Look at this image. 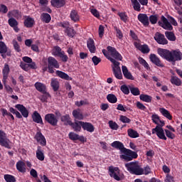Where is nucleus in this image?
<instances>
[{
  "instance_id": "f257e3e1",
  "label": "nucleus",
  "mask_w": 182,
  "mask_h": 182,
  "mask_svg": "<svg viewBox=\"0 0 182 182\" xmlns=\"http://www.w3.org/2000/svg\"><path fill=\"white\" fill-rule=\"evenodd\" d=\"M112 147L116 149L117 150H119V159L123 160L124 161H132V160H134V159H137L139 157V154L137 152L132 151V149H127L124 147V144H123L120 141H114L111 144Z\"/></svg>"
},
{
  "instance_id": "f03ea898",
  "label": "nucleus",
  "mask_w": 182,
  "mask_h": 182,
  "mask_svg": "<svg viewBox=\"0 0 182 182\" xmlns=\"http://www.w3.org/2000/svg\"><path fill=\"white\" fill-rule=\"evenodd\" d=\"M157 53L162 58L167 60V62H171L173 65H176V62H178L182 60V53L178 50H175L170 51L166 48H158Z\"/></svg>"
},
{
  "instance_id": "7ed1b4c3",
  "label": "nucleus",
  "mask_w": 182,
  "mask_h": 182,
  "mask_svg": "<svg viewBox=\"0 0 182 182\" xmlns=\"http://www.w3.org/2000/svg\"><path fill=\"white\" fill-rule=\"evenodd\" d=\"M125 167L130 173V174H134L135 176H143V168L139 164V161H132L125 164Z\"/></svg>"
},
{
  "instance_id": "20e7f679",
  "label": "nucleus",
  "mask_w": 182,
  "mask_h": 182,
  "mask_svg": "<svg viewBox=\"0 0 182 182\" xmlns=\"http://www.w3.org/2000/svg\"><path fill=\"white\" fill-rule=\"evenodd\" d=\"M108 174L112 178L116 180V181H122V180H123V173H122V171L119 167L114 166H109Z\"/></svg>"
},
{
  "instance_id": "39448f33",
  "label": "nucleus",
  "mask_w": 182,
  "mask_h": 182,
  "mask_svg": "<svg viewBox=\"0 0 182 182\" xmlns=\"http://www.w3.org/2000/svg\"><path fill=\"white\" fill-rule=\"evenodd\" d=\"M9 72H11V68H9V65H8V63H5L4 67L2 70V75H3L2 82L6 88V90H7V92H12V87L6 85V82H8V77L9 76Z\"/></svg>"
},
{
  "instance_id": "423d86ee",
  "label": "nucleus",
  "mask_w": 182,
  "mask_h": 182,
  "mask_svg": "<svg viewBox=\"0 0 182 182\" xmlns=\"http://www.w3.org/2000/svg\"><path fill=\"white\" fill-rule=\"evenodd\" d=\"M52 54L53 55V56H57L58 58H60L62 62H64V63L68 62L69 59V57H68V55H65V51L62 50V48L58 46L53 48Z\"/></svg>"
},
{
  "instance_id": "0eeeda50",
  "label": "nucleus",
  "mask_w": 182,
  "mask_h": 182,
  "mask_svg": "<svg viewBox=\"0 0 182 182\" xmlns=\"http://www.w3.org/2000/svg\"><path fill=\"white\" fill-rule=\"evenodd\" d=\"M47 60L49 73H55V70L53 69H59L60 68V65L57 59L53 57H48Z\"/></svg>"
},
{
  "instance_id": "6e6552de",
  "label": "nucleus",
  "mask_w": 182,
  "mask_h": 182,
  "mask_svg": "<svg viewBox=\"0 0 182 182\" xmlns=\"http://www.w3.org/2000/svg\"><path fill=\"white\" fill-rule=\"evenodd\" d=\"M114 65V67H112V71L114 76L116 77V79H118L119 80H122L123 79V74H122V69L120 68V63L118 61H115L114 63H112Z\"/></svg>"
},
{
  "instance_id": "1a4fd4ad",
  "label": "nucleus",
  "mask_w": 182,
  "mask_h": 182,
  "mask_svg": "<svg viewBox=\"0 0 182 182\" xmlns=\"http://www.w3.org/2000/svg\"><path fill=\"white\" fill-rule=\"evenodd\" d=\"M152 134H156L157 137L161 140H167V137L164 134V129L160 125H156L155 128L152 129Z\"/></svg>"
},
{
  "instance_id": "9d476101",
  "label": "nucleus",
  "mask_w": 182,
  "mask_h": 182,
  "mask_svg": "<svg viewBox=\"0 0 182 182\" xmlns=\"http://www.w3.org/2000/svg\"><path fill=\"white\" fill-rule=\"evenodd\" d=\"M107 50L110 53L111 56L112 58H114V60H123V56H122V54L118 52L117 50L114 47H112L110 46L107 47Z\"/></svg>"
},
{
  "instance_id": "9b49d317",
  "label": "nucleus",
  "mask_w": 182,
  "mask_h": 182,
  "mask_svg": "<svg viewBox=\"0 0 182 182\" xmlns=\"http://www.w3.org/2000/svg\"><path fill=\"white\" fill-rule=\"evenodd\" d=\"M154 38L159 45H167V43H168V41H167L166 36L160 32H156Z\"/></svg>"
},
{
  "instance_id": "f8f14e48",
  "label": "nucleus",
  "mask_w": 182,
  "mask_h": 182,
  "mask_svg": "<svg viewBox=\"0 0 182 182\" xmlns=\"http://www.w3.org/2000/svg\"><path fill=\"white\" fill-rule=\"evenodd\" d=\"M161 21H161L158 22L159 26H162V28L166 31H173V26H171L170 22H168V20H167L164 16H161Z\"/></svg>"
},
{
  "instance_id": "ddd939ff",
  "label": "nucleus",
  "mask_w": 182,
  "mask_h": 182,
  "mask_svg": "<svg viewBox=\"0 0 182 182\" xmlns=\"http://www.w3.org/2000/svg\"><path fill=\"white\" fill-rule=\"evenodd\" d=\"M69 126L72 127L74 132H75L76 133H79V132H82L83 122L77 120H75V122H69Z\"/></svg>"
},
{
  "instance_id": "4468645a",
  "label": "nucleus",
  "mask_w": 182,
  "mask_h": 182,
  "mask_svg": "<svg viewBox=\"0 0 182 182\" xmlns=\"http://www.w3.org/2000/svg\"><path fill=\"white\" fill-rule=\"evenodd\" d=\"M149 59L150 61L156 66H158V68H164V64H163L160 58H159L156 54H151L149 55Z\"/></svg>"
},
{
  "instance_id": "2eb2a0df",
  "label": "nucleus",
  "mask_w": 182,
  "mask_h": 182,
  "mask_svg": "<svg viewBox=\"0 0 182 182\" xmlns=\"http://www.w3.org/2000/svg\"><path fill=\"white\" fill-rule=\"evenodd\" d=\"M34 139L36 140V141H38V143L41 144V146H46V139L45 138V136L42 134L41 131L36 132Z\"/></svg>"
},
{
  "instance_id": "dca6fc26",
  "label": "nucleus",
  "mask_w": 182,
  "mask_h": 182,
  "mask_svg": "<svg viewBox=\"0 0 182 182\" xmlns=\"http://www.w3.org/2000/svg\"><path fill=\"white\" fill-rule=\"evenodd\" d=\"M0 146L8 149L9 147V143H8V138H6V134L0 130Z\"/></svg>"
},
{
  "instance_id": "f3484780",
  "label": "nucleus",
  "mask_w": 182,
  "mask_h": 182,
  "mask_svg": "<svg viewBox=\"0 0 182 182\" xmlns=\"http://www.w3.org/2000/svg\"><path fill=\"white\" fill-rule=\"evenodd\" d=\"M138 21H139V22H141V23H142V25L146 28L150 25L149 16L146 14H139L138 15Z\"/></svg>"
},
{
  "instance_id": "a211bd4d",
  "label": "nucleus",
  "mask_w": 182,
  "mask_h": 182,
  "mask_svg": "<svg viewBox=\"0 0 182 182\" xmlns=\"http://www.w3.org/2000/svg\"><path fill=\"white\" fill-rule=\"evenodd\" d=\"M45 120L51 124V126L58 125V117L55 114H46Z\"/></svg>"
},
{
  "instance_id": "6ab92c4d",
  "label": "nucleus",
  "mask_w": 182,
  "mask_h": 182,
  "mask_svg": "<svg viewBox=\"0 0 182 182\" xmlns=\"http://www.w3.org/2000/svg\"><path fill=\"white\" fill-rule=\"evenodd\" d=\"M122 73L125 79H127L128 80H134V77H133V75H132V73L129 71V69L126 65L122 66Z\"/></svg>"
},
{
  "instance_id": "aec40b11",
  "label": "nucleus",
  "mask_w": 182,
  "mask_h": 182,
  "mask_svg": "<svg viewBox=\"0 0 182 182\" xmlns=\"http://www.w3.org/2000/svg\"><path fill=\"white\" fill-rule=\"evenodd\" d=\"M68 137L70 140H73L74 141L76 140H79V141H81L82 143H85V136H79V134L75 133V132H70L68 134Z\"/></svg>"
},
{
  "instance_id": "412c9836",
  "label": "nucleus",
  "mask_w": 182,
  "mask_h": 182,
  "mask_svg": "<svg viewBox=\"0 0 182 182\" xmlns=\"http://www.w3.org/2000/svg\"><path fill=\"white\" fill-rule=\"evenodd\" d=\"M82 129L89 133H93L95 132V126L90 122H82Z\"/></svg>"
},
{
  "instance_id": "4be33fe9",
  "label": "nucleus",
  "mask_w": 182,
  "mask_h": 182,
  "mask_svg": "<svg viewBox=\"0 0 182 182\" xmlns=\"http://www.w3.org/2000/svg\"><path fill=\"white\" fill-rule=\"evenodd\" d=\"M50 4L54 8H63L66 5L65 0H51Z\"/></svg>"
},
{
  "instance_id": "5701e85b",
  "label": "nucleus",
  "mask_w": 182,
  "mask_h": 182,
  "mask_svg": "<svg viewBox=\"0 0 182 182\" xmlns=\"http://www.w3.org/2000/svg\"><path fill=\"white\" fill-rule=\"evenodd\" d=\"M87 48L90 50V53H95L96 52V46H95V41L92 38H89L87 41Z\"/></svg>"
},
{
  "instance_id": "b1692460",
  "label": "nucleus",
  "mask_w": 182,
  "mask_h": 182,
  "mask_svg": "<svg viewBox=\"0 0 182 182\" xmlns=\"http://www.w3.org/2000/svg\"><path fill=\"white\" fill-rule=\"evenodd\" d=\"M34 87H36V90L40 92V93H45V92H46V85L42 82H36L34 84Z\"/></svg>"
},
{
  "instance_id": "393cba45",
  "label": "nucleus",
  "mask_w": 182,
  "mask_h": 182,
  "mask_svg": "<svg viewBox=\"0 0 182 182\" xmlns=\"http://www.w3.org/2000/svg\"><path fill=\"white\" fill-rule=\"evenodd\" d=\"M70 18L73 22H79L80 20V16H79V14H77V11L76 10L71 11Z\"/></svg>"
},
{
  "instance_id": "a878e982",
  "label": "nucleus",
  "mask_w": 182,
  "mask_h": 182,
  "mask_svg": "<svg viewBox=\"0 0 182 182\" xmlns=\"http://www.w3.org/2000/svg\"><path fill=\"white\" fill-rule=\"evenodd\" d=\"M15 107L18 112H20V113H21V114H29V111L25 106H23V105L17 104L15 105Z\"/></svg>"
},
{
  "instance_id": "bb28decb",
  "label": "nucleus",
  "mask_w": 182,
  "mask_h": 182,
  "mask_svg": "<svg viewBox=\"0 0 182 182\" xmlns=\"http://www.w3.org/2000/svg\"><path fill=\"white\" fill-rule=\"evenodd\" d=\"M36 154L38 160H40V161H43V160H45V154L42 151V146H38L37 147Z\"/></svg>"
},
{
  "instance_id": "cd10ccee",
  "label": "nucleus",
  "mask_w": 182,
  "mask_h": 182,
  "mask_svg": "<svg viewBox=\"0 0 182 182\" xmlns=\"http://www.w3.org/2000/svg\"><path fill=\"white\" fill-rule=\"evenodd\" d=\"M55 74L58 77L61 79H64L65 80H72V77H70L69 75L66 74L63 71L56 70Z\"/></svg>"
},
{
  "instance_id": "c85d7f7f",
  "label": "nucleus",
  "mask_w": 182,
  "mask_h": 182,
  "mask_svg": "<svg viewBox=\"0 0 182 182\" xmlns=\"http://www.w3.org/2000/svg\"><path fill=\"white\" fill-rule=\"evenodd\" d=\"M25 166L24 162L22 161H18L16 164V169L20 171V173H26V168H25Z\"/></svg>"
},
{
  "instance_id": "c756f323",
  "label": "nucleus",
  "mask_w": 182,
  "mask_h": 182,
  "mask_svg": "<svg viewBox=\"0 0 182 182\" xmlns=\"http://www.w3.org/2000/svg\"><path fill=\"white\" fill-rule=\"evenodd\" d=\"M152 121L154 123H155V124H157V126H160V123H161V126L160 127H163V126H164V121H161L160 119V117H159L158 114H152Z\"/></svg>"
},
{
  "instance_id": "7c9ffc66",
  "label": "nucleus",
  "mask_w": 182,
  "mask_h": 182,
  "mask_svg": "<svg viewBox=\"0 0 182 182\" xmlns=\"http://www.w3.org/2000/svg\"><path fill=\"white\" fill-rule=\"evenodd\" d=\"M170 82L171 85H175V86H181L182 82L180 78L177 76L172 75L171 76Z\"/></svg>"
},
{
  "instance_id": "2f4dec72",
  "label": "nucleus",
  "mask_w": 182,
  "mask_h": 182,
  "mask_svg": "<svg viewBox=\"0 0 182 182\" xmlns=\"http://www.w3.org/2000/svg\"><path fill=\"white\" fill-rule=\"evenodd\" d=\"M33 25H35V20L31 17H28L24 21V26L26 28H33Z\"/></svg>"
},
{
  "instance_id": "473e14b6",
  "label": "nucleus",
  "mask_w": 182,
  "mask_h": 182,
  "mask_svg": "<svg viewBox=\"0 0 182 182\" xmlns=\"http://www.w3.org/2000/svg\"><path fill=\"white\" fill-rule=\"evenodd\" d=\"M41 19L42 22H45V23H49V22H50L52 20V17L50 16V14L48 13H43L41 16Z\"/></svg>"
},
{
  "instance_id": "72a5a7b5",
  "label": "nucleus",
  "mask_w": 182,
  "mask_h": 182,
  "mask_svg": "<svg viewBox=\"0 0 182 182\" xmlns=\"http://www.w3.org/2000/svg\"><path fill=\"white\" fill-rule=\"evenodd\" d=\"M50 86L54 92H58L60 86L59 81L55 78L51 79Z\"/></svg>"
},
{
  "instance_id": "f704fd0d",
  "label": "nucleus",
  "mask_w": 182,
  "mask_h": 182,
  "mask_svg": "<svg viewBox=\"0 0 182 182\" xmlns=\"http://www.w3.org/2000/svg\"><path fill=\"white\" fill-rule=\"evenodd\" d=\"M139 99L140 100H142V102H146V103H151V100H153V97L151 96L146 94L140 95Z\"/></svg>"
},
{
  "instance_id": "c9c22d12",
  "label": "nucleus",
  "mask_w": 182,
  "mask_h": 182,
  "mask_svg": "<svg viewBox=\"0 0 182 182\" xmlns=\"http://www.w3.org/2000/svg\"><path fill=\"white\" fill-rule=\"evenodd\" d=\"M165 36L171 42H174L176 39V35H174V33L171 31H166Z\"/></svg>"
},
{
  "instance_id": "e433bc0d",
  "label": "nucleus",
  "mask_w": 182,
  "mask_h": 182,
  "mask_svg": "<svg viewBox=\"0 0 182 182\" xmlns=\"http://www.w3.org/2000/svg\"><path fill=\"white\" fill-rule=\"evenodd\" d=\"M127 133H128V136L129 137H131L132 139H137V137H139V132H137L136 131H135L134 129H129L127 130Z\"/></svg>"
},
{
  "instance_id": "4c0bfd02",
  "label": "nucleus",
  "mask_w": 182,
  "mask_h": 182,
  "mask_svg": "<svg viewBox=\"0 0 182 182\" xmlns=\"http://www.w3.org/2000/svg\"><path fill=\"white\" fill-rule=\"evenodd\" d=\"M65 33H67V36H69V38H73L75 36V31L73 27L68 26L65 30Z\"/></svg>"
},
{
  "instance_id": "58836bf2",
  "label": "nucleus",
  "mask_w": 182,
  "mask_h": 182,
  "mask_svg": "<svg viewBox=\"0 0 182 182\" xmlns=\"http://www.w3.org/2000/svg\"><path fill=\"white\" fill-rule=\"evenodd\" d=\"M131 2L133 5V8L134 11H136V12H140L141 11L140 3L137 0H131Z\"/></svg>"
},
{
  "instance_id": "ea45409f",
  "label": "nucleus",
  "mask_w": 182,
  "mask_h": 182,
  "mask_svg": "<svg viewBox=\"0 0 182 182\" xmlns=\"http://www.w3.org/2000/svg\"><path fill=\"white\" fill-rule=\"evenodd\" d=\"M102 52L104 56H105V58H107L108 60H110L112 63H114L115 62H117L116 60H114V58L110 57V54H109V50H107L106 49H102Z\"/></svg>"
},
{
  "instance_id": "a19ab883",
  "label": "nucleus",
  "mask_w": 182,
  "mask_h": 182,
  "mask_svg": "<svg viewBox=\"0 0 182 182\" xmlns=\"http://www.w3.org/2000/svg\"><path fill=\"white\" fill-rule=\"evenodd\" d=\"M107 100H108L109 103H117V97L114 94H108L107 95Z\"/></svg>"
},
{
  "instance_id": "79ce46f5",
  "label": "nucleus",
  "mask_w": 182,
  "mask_h": 182,
  "mask_svg": "<svg viewBox=\"0 0 182 182\" xmlns=\"http://www.w3.org/2000/svg\"><path fill=\"white\" fill-rule=\"evenodd\" d=\"M138 60H139L140 65H142V66H144V68H145V69H146L147 70H149L150 66L149 65V63H147V61H146V60H144V58H143L141 57H139Z\"/></svg>"
},
{
  "instance_id": "37998d69",
  "label": "nucleus",
  "mask_w": 182,
  "mask_h": 182,
  "mask_svg": "<svg viewBox=\"0 0 182 182\" xmlns=\"http://www.w3.org/2000/svg\"><path fill=\"white\" fill-rule=\"evenodd\" d=\"M159 21V16L157 14L151 15L149 17V21L151 22V25H156Z\"/></svg>"
},
{
  "instance_id": "c03bdc74",
  "label": "nucleus",
  "mask_w": 182,
  "mask_h": 182,
  "mask_svg": "<svg viewBox=\"0 0 182 182\" xmlns=\"http://www.w3.org/2000/svg\"><path fill=\"white\" fill-rule=\"evenodd\" d=\"M118 16H119V18H120L121 21H122V22H124V23H127L129 16H127V14H126V12L118 13Z\"/></svg>"
},
{
  "instance_id": "a18cd8bd",
  "label": "nucleus",
  "mask_w": 182,
  "mask_h": 182,
  "mask_svg": "<svg viewBox=\"0 0 182 182\" xmlns=\"http://www.w3.org/2000/svg\"><path fill=\"white\" fill-rule=\"evenodd\" d=\"M4 178L6 182H16V179L15 178V176L12 175L5 174L4 176Z\"/></svg>"
},
{
  "instance_id": "49530a36",
  "label": "nucleus",
  "mask_w": 182,
  "mask_h": 182,
  "mask_svg": "<svg viewBox=\"0 0 182 182\" xmlns=\"http://www.w3.org/2000/svg\"><path fill=\"white\" fill-rule=\"evenodd\" d=\"M33 121L35 122V123L42 124L43 122L42 121V117H41V114H33L32 115Z\"/></svg>"
},
{
  "instance_id": "de8ad7c7",
  "label": "nucleus",
  "mask_w": 182,
  "mask_h": 182,
  "mask_svg": "<svg viewBox=\"0 0 182 182\" xmlns=\"http://www.w3.org/2000/svg\"><path fill=\"white\" fill-rule=\"evenodd\" d=\"M129 90L133 96L140 95V90L138 87H129Z\"/></svg>"
},
{
  "instance_id": "09e8293b",
  "label": "nucleus",
  "mask_w": 182,
  "mask_h": 182,
  "mask_svg": "<svg viewBox=\"0 0 182 182\" xmlns=\"http://www.w3.org/2000/svg\"><path fill=\"white\" fill-rule=\"evenodd\" d=\"M8 52V47L4 41H0V53H6Z\"/></svg>"
},
{
  "instance_id": "8fccbe9b",
  "label": "nucleus",
  "mask_w": 182,
  "mask_h": 182,
  "mask_svg": "<svg viewBox=\"0 0 182 182\" xmlns=\"http://www.w3.org/2000/svg\"><path fill=\"white\" fill-rule=\"evenodd\" d=\"M139 50H140V52H141V53H144V54L149 53L150 48H149V46L147 44H144L141 46Z\"/></svg>"
},
{
  "instance_id": "3c124183",
  "label": "nucleus",
  "mask_w": 182,
  "mask_h": 182,
  "mask_svg": "<svg viewBox=\"0 0 182 182\" xmlns=\"http://www.w3.org/2000/svg\"><path fill=\"white\" fill-rule=\"evenodd\" d=\"M117 110H120L121 112H132L130 107L127 106H123L122 104H119L117 107Z\"/></svg>"
},
{
  "instance_id": "603ef678",
  "label": "nucleus",
  "mask_w": 182,
  "mask_h": 182,
  "mask_svg": "<svg viewBox=\"0 0 182 182\" xmlns=\"http://www.w3.org/2000/svg\"><path fill=\"white\" fill-rule=\"evenodd\" d=\"M108 124L112 130H117L119 129V124L112 120L109 121Z\"/></svg>"
},
{
  "instance_id": "864d4df0",
  "label": "nucleus",
  "mask_w": 182,
  "mask_h": 182,
  "mask_svg": "<svg viewBox=\"0 0 182 182\" xmlns=\"http://www.w3.org/2000/svg\"><path fill=\"white\" fill-rule=\"evenodd\" d=\"M12 44L16 52L19 53V52H21V46H19V43H18V41H16V40H13Z\"/></svg>"
},
{
  "instance_id": "5fc2aeb1",
  "label": "nucleus",
  "mask_w": 182,
  "mask_h": 182,
  "mask_svg": "<svg viewBox=\"0 0 182 182\" xmlns=\"http://www.w3.org/2000/svg\"><path fill=\"white\" fill-rule=\"evenodd\" d=\"M43 95L41 96V102H46L49 97H50V94L49 92L45 91V92H41Z\"/></svg>"
},
{
  "instance_id": "6e6d98bb",
  "label": "nucleus",
  "mask_w": 182,
  "mask_h": 182,
  "mask_svg": "<svg viewBox=\"0 0 182 182\" xmlns=\"http://www.w3.org/2000/svg\"><path fill=\"white\" fill-rule=\"evenodd\" d=\"M114 30L116 31L117 38H119V39H123V33L122 32V30H119L116 26H114Z\"/></svg>"
},
{
  "instance_id": "4d7b16f0",
  "label": "nucleus",
  "mask_w": 182,
  "mask_h": 182,
  "mask_svg": "<svg viewBox=\"0 0 182 182\" xmlns=\"http://www.w3.org/2000/svg\"><path fill=\"white\" fill-rule=\"evenodd\" d=\"M9 25L11 27L14 28V26H18V21H16V19H15L14 18H10L9 19Z\"/></svg>"
},
{
  "instance_id": "13d9d810",
  "label": "nucleus",
  "mask_w": 182,
  "mask_h": 182,
  "mask_svg": "<svg viewBox=\"0 0 182 182\" xmlns=\"http://www.w3.org/2000/svg\"><path fill=\"white\" fill-rule=\"evenodd\" d=\"M120 90L124 93V95H129L130 93V90L126 85H123L120 87Z\"/></svg>"
},
{
  "instance_id": "bf43d9fd",
  "label": "nucleus",
  "mask_w": 182,
  "mask_h": 182,
  "mask_svg": "<svg viewBox=\"0 0 182 182\" xmlns=\"http://www.w3.org/2000/svg\"><path fill=\"white\" fill-rule=\"evenodd\" d=\"M164 132L166 133V136L168 139H171V140H173V139H176V134H173V132H170L168 129H165Z\"/></svg>"
},
{
  "instance_id": "052dcab7",
  "label": "nucleus",
  "mask_w": 182,
  "mask_h": 182,
  "mask_svg": "<svg viewBox=\"0 0 182 182\" xmlns=\"http://www.w3.org/2000/svg\"><path fill=\"white\" fill-rule=\"evenodd\" d=\"M69 25H70V23L68 21H63L57 23L58 26L60 28H63L64 29H66Z\"/></svg>"
},
{
  "instance_id": "680f3d73",
  "label": "nucleus",
  "mask_w": 182,
  "mask_h": 182,
  "mask_svg": "<svg viewBox=\"0 0 182 182\" xmlns=\"http://www.w3.org/2000/svg\"><path fill=\"white\" fill-rule=\"evenodd\" d=\"M90 12L92 15H93V16H95V18H97V19L100 18V13H99V11H97V9H90Z\"/></svg>"
},
{
  "instance_id": "e2e57ef3",
  "label": "nucleus",
  "mask_w": 182,
  "mask_h": 182,
  "mask_svg": "<svg viewBox=\"0 0 182 182\" xmlns=\"http://www.w3.org/2000/svg\"><path fill=\"white\" fill-rule=\"evenodd\" d=\"M92 61L93 62L95 66H97V64L100 62H102V58H98L97 56L95 55V56L92 57Z\"/></svg>"
},
{
  "instance_id": "0e129e2a",
  "label": "nucleus",
  "mask_w": 182,
  "mask_h": 182,
  "mask_svg": "<svg viewBox=\"0 0 182 182\" xmlns=\"http://www.w3.org/2000/svg\"><path fill=\"white\" fill-rule=\"evenodd\" d=\"M143 175L144 174L145 176H147L151 173V168H150V166L147 165L143 168Z\"/></svg>"
},
{
  "instance_id": "69168bd1",
  "label": "nucleus",
  "mask_w": 182,
  "mask_h": 182,
  "mask_svg": "<svg viewBox=\"0 0 182 182\" xmlns=\"http://www.w3.org/2000/svg\"><path fill=\"white\" fill-rule=\"evenodd\" d=\"M61 121L62 122H65L67 123V124H68L69 126V122H72L70 120V117H69V114H66V115H64L61 117Z\"/></svg>"
},
{
  "instance_id": "338daca9",
  "label": "nucleus",
  "mask_w": 182,
  "mask_h": 182,
  "mask_svg": "<svg viewBox=\"0 0 182 182\" xmlns=\"http://www.w3.org/2000/svg\"><path fill=\"white\" fill-rule=\"evenodd\" d=\"M120 120H121V122H122V123H130V122H132V120L130 119H129L127 117L123 116V115H121Z\"/></svg>"
},
{
  "instance_id": "774afa93",
  "label": "nucleus",
  "mask_w": 182,
  "mask_h": 182,
  "mask_svg": "<svg viewBox=\"0 0 182 182\" xmlns=\"http://www.w3.org/2000/svg\"><path fill=\"white\" fill-rule=\"evenodd\" d=\"M165 182H174V177L171 176L170 174H167Z\"/></svg>"
}]
</instances>
